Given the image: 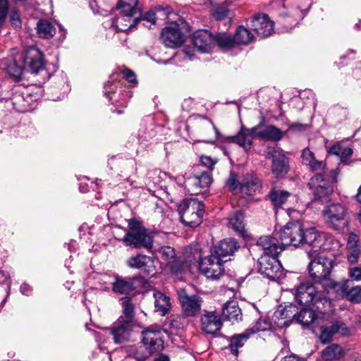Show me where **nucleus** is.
I'll use <instances>...</instances> for the list:
<instances>
[{
  "mask_svg": "<svg viewBox=\"0 0 361 361\" xmlns=\"http://www.w3.org/2000/svg\"><path fill=\"white\" fill-rule=\"evenodd\" d=\"M7 73L16 80H20L24 71L38 74L44 71L45 64L42 52L32 47L25 51L18 54L14 59L5 63Z\"/></svg>",
  "mask_w": 361,
  "mask_h": 361,
  "instance_id": "nucleus-1",
  "label": "nucleus"
},
{
  "mask_svg": "<svg viewBox=\"0 0 361 361\" xmlns=\"http://www.w3.org/2000/svg\"><path fill=\"white\" fill-rule=\"evenodd\" d=\"M205 128L206 131L203 133L205 139L202 141L206 143L213 144L216 140L221 142H233L242 147L245 151L249 150L252 145V140L255 133L252 128H241L239 133L234 136H223L214 123L206 117L196 116L194 118Z\"/></svg>",
  "mask_w": 361,
  "mask_h": 361,
  "instance_id": "nucleus-2",
  "label": "nucleus"
},
{
  "mask_svg": "<svg viewBox=\"0 0 361 361\" xmlns=\"http://www.w3.org/2000/svg\"><path fill=\"white\" fill-rule=\"evenodd\" d=\"M182 48L186 57L192 61L195 56V50L200 53H210L215 48V35L207 30L195 32L191 37L183 39Z\"/></svg>",
  "mask_w": 361,
  "mask_h": 361,
  "instance_id": "nucleus-3",
  "label": "nucleus"
},
{
  "mask_svg": "<svg viewBox=\"0 0 361 361\" xmlns=\"http://www.w3.org/2000/svg\"><path fill=\"white\" fill-rule=\"evenodd\" d=\"M308 257L310 259L308 266V272L310 277L315 283H323L325 288L330 291L327 286L329 279L333 268V260L322 253L313 254L312 252H307Z\"/></svg>",
  "mask_w": 361,
  "mask_h": 361,
  "instance_id": "nucleus-4",
  "label": "nucleus"
},
{
  "mask_svg": "<svg viewBox=\"0 0 361 361\" xmlns=\"http://www.w3.org/2000/svg\"><path fill=\"white\" fill-rule=\"evenodd\" d=\"M226 185L234 194L252 196L260 191L262 182L254 172H247L243 174L240 179H238L235 173H231L226 182Z\"/></svg>",
  "mask_w": 361,
  "mask_h": 361,
  "instance_id": "nucleus-5",
  "label": "nucleus"
},
{
  "mask_svg": "<svg viewBox=\"0 0 361 361\" xmlns=\"http://www.w3.org/2000/svg\"><path fill=\"white\" fill-rule=\"evenodd\" d=\"M121 240L126 246L134 248L143 247L149 249L153 245L152 238L147 233L146 229L140 222L134 219L128 221V230Z\"/></svg>",
  "mask_w": 361,
  "mask_h": 361,
  "instance_id": "nucleus-6",
  "label": "nucleus"
},
{
  "mask_svg": "<svg viewBox=\"0 0 361 361\" xmlns=\"http://www.w3.org/2000/svg\"><path fill=\"white\" fill-rule=\"evenodd\" d=\"M325 223L331 229L342 231L348 226V210L342 204H331L323 210Z\"/></svg>",
  "mask_w": 361,
  "mask_h": 361,
  "instance_id": "nucleus-7",
  "label": "nucleus"
},
{
  "mask_svg": "<svg viewBox=\"0 0 361 361\" xmlns=\"http://www.w3.org/2000/svg\"><path fill=\"white\" fill-rule=\"evenodd\" d=\"M202 203L196 199L190 198L182 201V224L193 229L202 223L203 216Z\"/></svg>",
  "mask_w": 361,
  "mask_h": 361,
  "instance_id": "nucleus-8",
  "label": "nucleus"
},
{
  "mask_svg": "<svg viewBox=\"0 0 361 361\" xmlns=\"http://www.w3.org/2000/svg\"><path fill=\"white\" fill-rule=\"evenodd\" d=\"M295 297L300 305L312 304L317 310L321 309L320 304L329 303L326 297L319 293L310 282L301 283L295 290Z\"/></svg>",
  "mask_w": 361,
  "mask_h": 361,
  "instance_id": "nucleus-9",
  "label": "nucleus"
},
{
  "mask_svg": "<svg viewBox=\"0 0 361 361\" xmlns=\"http://www.w3.org/2000/svg\"><path fill=\"white\" fill-rule=\"evenodd\" d=\"M303 233L304 228L302 223L294 221L287 223L282 229L276 232L275 235L279 237L285 247L288 245L298 247L302 245Z\"/></svg>",
  "mask_w": 361,
  "mask_h": 361,
  "instance_id": "nucleus-10",
  "label": "nucleus"
},
{
  "mask_svg": "<svg viewBox=\"0 0 361 361\" xmlns=\"http://www.w3.org/2000/svg\"><path fill=\"white\" fill-rule=\"evenodd\" d=\"M327 286L331 290L350 302L355 303L361 302V286H355L352 280H344L340 283L329 281Z\"/></svg>",
  "mask_w": 361,
  "mask_h": 361,
  "instance_id": "nucleus-11",
  "label": "nucleus"
},
{
  "mask_svg": "<svg viewBox=\"0 0 361 361\" xmlns=\"http://www.w3.org/2000/svg\"><path fill=\"white\" fill-rule=\"evenodd\" d=\"M227 259H222L214 253L201 259L199 263V269L202 274L207 279L218 280L224 274L223 262Z\"/></svg>",
  "mask_w": 361,
  "mask_h": 361,
  "instance_id": "nucleus-12",
  "label": "nucleus"
},
{
  "mask_svg": "<svg viewBox=\"0 0 361 361\" xmlns=\"http://www.w3.org/2000/svg\"><path fill=\"white\" fill-rule=\"evenodd\" d=\"M259 272L270 280L275 281L283 275L282 267L278 257L262 255L258 259Z\"/></svg>",
  "mask_w": 361,
  "mask_h": 361,
  "instance_id": "nucleus-13",
  "label": "nucleus"
},
{
  "mask_svg": "<svg viewBox=\"0 0 361 361\" xmlns=\"http://www.w3.org/2000/svg\"><path fill=\"white\" fill-rule=\"evenodd\" d=\"M302 245L307 244L312 249L309 252L317 254L320 250L329 249L327 242L332 240L331 238H327L324 233H320L314 228L304 229L302 236Z\"/></svg>",
  "mask_w": 361,
  "mask_h": 361,
  "instance_id": "nucleus-14",
  "label": "nucleus"
},
{
  "mask_svg": "<svg viewBox=\"0 0 361 361\" xmlns=\"http://www.w3.org/2000/svg\"><path fill=\"white\" fill-rule=\"evenodd\" d=\"M142 343L153 354L164 348L163 333L157 326H149L142 332Z\"/></svg>",
  "mask_w": 361,
  "mask_h": 361,
  "instance_id": "nucleus-15",
  "label": "nucleus"
},
{
  "mask_svg": "<svg viewBox=\"0 0 361 361\" xmlns=\"http://www.w3.org/2000/svg\"><path fill=\"white\" fill-rule=\"evenodd\" d=\"M266 157L271 159V171L276 178H282L288 173L289 159L282 149H272L267 152Z\"/></svg>",
  "mask_w": 361,
  "mask_h": 361,
  "instance_id": "nucleus-16",
  "label": "nucleus"
},
{
  "mask_svg": "<svg viewBox=\"0 0 361 361\" xmlns=\"http://www.w3.org/2000/svg\"><path fill=\"white\" fill-rule=\"evenodd\" d=\"M126 263L128 267L140 269L149 276H152L157 273L154 259L146 255L137 254L133 255L126 260Z\"/></svg>",
  "mask_w": 361,
  "mask_h": 361,
  "instance_id": "nucleus-17",
  "label": "nucleus"
},
{
  "mask_svg": "<svg viewBox=\"0 0 361 361\" xmlns=\"http://www.w3.org/2000/svg\"><path fill=\"white\" fill-rule=\"evenodd\" d=\"M135 324L125 322L123 319L118 320L109 329L115 343H122L130 340Z\"/></svg>",
  "mask_w": 361,
  "mask_h": 361,
  "instance_id": "nucleus-18",
  "label": "nucleus"
},
{
  "mask_svg": "<svg viewBox=\"0 0 361 361\" xmlns=\"http://www.w3.org/2000/svg\"><path fill=\"white\" fill-rule=\"evenodd\" d=\"M274 236L264 235L260 237L257 241V246L263 250L262 255H267L271 257H278L279 255L284 250L285 245L282 242L279 241V238L274 233Z\"/></svg>",
  "mask_w": 361,
  "mask_h": 361,
  "instance_id": "nucleus-19",
  "label": "nucleus"
},
{
  "mask_svg": "<svg viewBox=\"0 0 361 361\" xmlns=\"http://www.w3.org/2000/svg\"><path fill=\"white\" fill-rule=\"evenodd\" d=\"M308 186L316 199L328 197L333 192V186L321 173L315 174L310 179Z\"/></svg>",
  "mask_w": 361,
  "mask_h": 361,
  "instance_id": "nucleus-20",
  "label": "nucleus"
},
{
  "mask_svg": "<svg viewBox=\"0 0 361 361\" xmlns=\"http://www.w3.org/2000/svg\"><path fill=\"white\" fill-rule=\"evenodd\" d=\"M202 298L195 294L188 295L182 289V317H195L197 315L202 306Z\"/></svg>",
  "mask_w": 361,
  "mask_h": 361,
  "instance_id": "nucleus-21",
  "label": "nucleus"
},
{
  "mask_svg": "<svg viewBox=\"0 0 361 361\" xmlns=\"http://www.w3.org/2000/svg\"><path fill=\"white\" fill-rule=\"evenodd\" d=\"M251 26L260 38L270 36L274 31V22L267 14H258L251 20Z\"/></svg>",
  "mask_w": 361,
  "mask_h": 361,
  "instance_id": "nucleus-22",
  "label": "nucleus"
},
{
  "mask_svg": "<svg viewBox=\"0 0 361 361\" xmlns=\"http://www.w3.org/2000/svg\"><path fill=\"white\" fill-rule=\"evenodd\" d=\"M185 187H192V192H197L196 190L204 188L210 185L212 182V174L209 172L204 171L200 173H196L192 176L185 173L184 175Z\"/></svg>",
  "mask_w": 361,
  "mask_h": 361,
  "instance_id": "nucleus-23",
  "label": "nucleus"
},
{
  "mask_svg": "<svg viewBox=\"0 0 361 361\" xmlns=\"http://www.w3.org/2000/svg\"><path fill=\"white\" fill-rule=\"evenodd\" d=\"M322 322L319 325V340L323 343H329L331 341L333 336L336 333H340L343 336H348L350 334V329L343 322L336 321L330 326H324L322 325Z\"/></svg>",
  "mask_w": 361,
  "mask_h": 361,
  "instance_id": "nucleus-24",
  "label": "nucleus"
},
{
  "mask_svg": "<svg viewBox=\"0 0 361 361\" xmlns=\"http://www.w3.org/2000/svg\"><path fill=\"white\" fill-rule=\"evenodd\" d=\"M202 330L209 334H215L222 326L221 319L215 312H205L201 317Z\"/></svg>",
  "mask_w": 361,
  "mask_h": 361,
  "instance_id": "nucleus-25",
  "label": "nucleus"
},
{
  "mask_svg": "<svg viewBox=\"0 0 361 361\" xmlns=\"http://www.w3.org/2000/svg\"><path fill=\"white\" fill-rule=\"evenodd\" d=\"M140 22V17L130 13H123L112 20V26L117 32H126Z\"/></svg>",
  "mask_w": 361,
  "mask_h": 361,
  "instance_id": "nucleus-26",
  "label": "nucleus"
},
{
  "mask_svg": "<svg viewBox=\"0 0 361 361\" xmlns=\"http://www.w3.org/2000/svg\"><path fill=\"white\" fill-rule=\"evenodd\" d=\"M255 137L265 140L278 141L283 137L282 131L274 126H264L262 123L252 127Z\"/></svg>",
  "mask_w": 361,
  "mask_h": 361,
  "instance_id": "nucleus-27",
  "label": "nucleus"
},
{
  "mask_svg": "<svg viewBox=\"0 0 361 361\" xmlns=\"http://www.w3.org/2000/svg\"><path fill=\"white\" fill-rule=\"evenodd\" d=\"M322 317L319 315L312 308H303L297 315L296 322L303 326L312 325L313 331L316 332V327L322 322Z\"/></svg>",
  "mask_w": 361,
  "mask_h": 361,
  "instance_id": "nucleus-28",
  "label": "nucleus"
},
{
  "mask_svg": "<svg viewBox=\"0 0 361 361\" xmlns=\"http://www.w3.org/2000/svg\"><path fill=\"white\" fill-rule=\"evenodd\" d=\"M163 44L171 48H175L180 44V30L178 25L165 27L161 35Z\"/></svg>",
  "mask_w": 361,
  "mask_h": 361,
  "instance_id": "nucleus-29",
  "label": "nucleus"
},
{
  "mask_svg": "<svg viewBox=\"0 0 361 361\" xmlns=\"http://www.w3.org/2000/svg\"><path fill=\"white\" fill-rule=\"evenodd\" d=\"M238 247V242L235 239L226 238L221 240L217 246L214 247L212 253L224 259V257L233 255Z\"/></svg>",
  "mask_w": 361,
  "mask_h": 361,
  "instance_id": "nucleus-30",
  "label": "nucleus"
},
{
  "mask_svg": "<svg viewBox=\"0 0 361 361\" xmlns=\"http://www.w3.org/2000/svg\"><path fill=\"white\" fill-rule=\"evenodd\" d=\"M298 313V312H296V306L290 304L285 307H279L274 312V318L279 319L278 326L282 327L283 326H288L292 319L296 320Z\"/></svg>",
  "mask_w": 361,
  "mask_h": 361,
  "instance_id": "nucleus-31",
  "label": "nucleus"
},
{
  "mask_svg": "<svg viewBox=\"0 0 361 361\" xmlns=\"http://www.w3.org/2000/svg\"><path fill=\"white\" fill-rule=\"evenodd\" d=\"M173 14L171 7L167 5H157L155 6L151 11L147 12L142 20H146L152 25L155 24L157 16L164 17L169 20H173L171 16Z\"/></svg>",
  "mask_w": 361,
  "mask_h": 361,
  "instance_id": "nucleus-32",
  "label": "nucleus"
},
{
  "mask_svg": "<svg viewBox=\"0 0 361 361\" xmlns=\"http://www.w3.org/2000/svg\"><path fill=\"white\" fill-rule=\"evenodd\" d=\"M138 277H116L115 281L112 285V290L116 293L128 294L133 290L135 287L134 283Z\"/></svg>",
  "mask_w": 361,
  "mask_h": 361,
  "instance_id": "nucleus-33",
  "label": "nucleus"
},
{
  "mask_svg": "<svg viewBox=\"0 0 361 361\" xmlns=\"http://www.w3.org/2000/svg\"><path fill=\"white\" fill-rule=\"evenodd\" d=\"M212 6V16L216 20H221L228 16L230 10L227 6L231 4L230 0H209Z\"/></svg>",
  "mask_w": 361,
  "mask_h": 361,
  "instance_id": "nucleus-34",
  "label": "nucleus"
},
{
  "mask_svg": "<svg viewBox=\"0 0 361 361\" xmlns=\"http://www.w3.org/2000/svg\"><path fill=\"white\" fill-rule=\"evenodd\" d=\"M184 260H182V267L183 264L191 267L192 265L200 263L202 258L200 246L198 244L191 245L186 247L183 252Z\"/></svg>",
  "mask_w": 361,
  "mask_h": 361,
  "instance_id": "nucleus-35",
  "label": "nucleus"
},
{
  "mask_svg": "<svg viewBox=\"0 0 361 361\" xmlns=\"http://www.w3.org/2000/svg\"><path fill=\"white\" fill-rule=\"evenodd\" d=\"M222 315L225 319L232 322L240 320L242 313L237 302L231 300L225 303L222 307Z\"/></svg>",
  "mask_w": 361,
  "mask_h": 361,
  "instance_id": "nucleus-36",
  "label": "nucleus"
},
{
  "mask_svg": "<svg viewBox=\"0 0 361 361\" xmlns=\"http://www.w3.org/2000/svg\"><path fill=\"white\" fill-rule=\"evenodd\" d=\"M153 295L154 298L155 312L161 316L166 315L171 306L169 298L158 290L154 291Z\"/></svg>",
  "mask_w": 361,
  "mask_h": 361,
  "instance_id": "nucleus-37",
  "label": "nucleus"
},
{
  "mask_svg": "<svg viewBox=\"0 0 361 361\" xmlns=\"http://www.w3.org/2000/svg\"><path fill=\"white\" fill-rule=\"evenodd\" d=\"M35 29L37 35L44 39H50L53 37L56 33V27L47 20H39L36 24Z\"/></svg>",
  "mask_w": 361,
  "mask_h": 361,
  "instance_id": "nucleus-38",
  "label": "nucleus"
},
{
  "mask_svg": "<svg viewBox=\"0 0 361 361\" xmlns=\"http://www.w3.org/2000/svg\"><path fill=\"white\" fill-rule=\"evenodd\" d=\"M104 92L109 97V101H111L112 103L120 102L122 104L126 103V99L131 97V94L129 92L123 91L119 94V99H117L116 95L115 94V91L117 89V84L114 82H108L104 85Z\"/></svg>",
  "mask_w": 361,
  "mask_h": 361,
  "instance_id": "nucleus-39",
  "label": "nucleus"
},
{
  "mask_svg": "<svg viewBox=\"0 0 361 361\" xmlns=\"http://www.w3.org/2000/svg\"><path fill=\"white\" fill-rule=\"evenodd\" d=\"M269 197L274 207L278 209L288 202L291 194L283 190L272 189L269 193Z\"/></svg>",
  "mask_w": 361,
  "mask_h": 361,
  "instance_id": "nucleus-40",
  "label": "nucleus"
},
{
  "mask_svg": "<svg viewBox=\"0 0 361 361\" xmlns=\"http://www.w3.org/2000/svg\"><path fill=\"white\" fill-rule=\"evenodd\" d=\"M122 307L123 314L119 318L123 319L125 322L135 324V308L130 298L128 297L122 298L120 300Z\"/></svg>",
  "mask_w": 361,
  "mask_h": 361,
  "instance_id": "nucleus-41",
  "label": "nucleus"
},
{
  "mask_svg": "<svg viewBox=\"0 0 361 361\" xmlns=\"http://www.w3.org/2000/svg\"><path fill=\"white\" fill-rule=\"evenodd\" d=\"M153 353L142 344L139 347H131L124 361H145Z\"/></svg>",
  "mask_w": 361,
  "mask_h": 361,
  "instance_id": "nucleus-42",
  "label": "nucleus"
},
{
  "mask_svg": "<svg viewBox=\"0 0 361 361\" xmlns=\"http://www.w3.org/2000/svg\"><path fill=\"white\" fill-rule=\"evenodd\" d=\"M138 2L139 0H119L117 8L123 13H130L140 17L141 13Z\"/></svg>",
  "mask_w": 361,
  "mask_h": 361,
  "instance_id": "nucleus-43",
  "label": "nucleus"
},
{
  "mask_svg": "<svg viewBox=\"0 0 361 361\" xmlns=\"http://www.w3.org/2000/svg\"><path fill=\"white\" fill-rule=\"evenodd\" d=\"M250 336V333L247 330L242 334L232 336L229 344L231 353L236 355L238 353V348L244 345L245 342L247 341Z\"/></svg>",
  "mask_w": 361,
  "mask_h": 361,
  "instance_id": "nucleus-44",
  "label": "nucleus"
},
{
  "mask_svg": "<svg viewBox=\"0 0 361 361\" xmlns=\"http://www.w3.org/2000/svg\"><path fill=\"white\" fill-rule=\"evenodd\" d=\"M329 153L338 157L341 162L346 163L353 154V149L349 147L334 145L329 149Z\"/></svg>",
  "mask_w": 361,
  "mask_h": 361,
  "instance_id": "nucleus-45",
  "label": "nucleus"
},
{
  "mask_svg": "<svg viewBox=\"0 0 361 361\" xmlns=\"http://www.w3.org/2000/svg\"><path fill=\"white\" fill-rule=\"evenodd\" d=\"M218 46L223 50H228L235 47L233 37L225 32L219 33L215 35V47Z\"/></svg>",
  "mask_w": 361,
  "mask_h": 361,
  "instance_id": "nucleus-46",
  "label": "nucleus"
},
{
  "mask_svg": "<svg viewBox=\"0 0 361 361\" xmlns=\"http://www.w3.org/2000/svg\"><path fill=\"white\" fill-rule=\"evenodd\" d=\"M253 37L254 36L250 31L243 26L238 27L233 36L235 45L247 44L252 40Z\"/></svg>",
  "mask_w": 361,
  "mask_h": 361,
  "instance_id": "nucleus-47",
  "label": "nucleus"
},
{
  "mask_svg": "<svg viewBox=\"0 0 361 361\" xmlns=\"http://www.w3.org/2000/svg\"><path fill=\"white\" fill-rule=\"evenodd\" d=\"M244 218L243 212L238 211L229 217L228 224L233 230L243 234L245 228Z\"/></svg>",
  "mask_w": 361,
  "mask_h": 361,
  "instance_id": "nucleus-48",
  "label": "nucleus"
},
{
  "mask_svg": "<svg viewBox=\"0 0 361 361\" xmlns=\"http://www.w3.org/2000/svg\"><path fill=\"white\" fill-rule=\"evenodd\" d=\"M341 355V347L336 344L330 345L322 351V357L325 360H337L339 359Z\"/></svg>",
  "mask_w": 361,
  "mask_h": 361,
  "instance_id": "nucleus-49",
  "label": "nucleus"
},
{
  "mask_svg": "<svg viewBox=\"0 0 361 361\" xmlns=\"http://www.w3.org/2000/svg\"><path fill=\"white\" fill-rule=\"evenodd\" d=\"M271 329V322L267 319H259L255 324L247 331H250V335L259 331H264Z\"/></svg>",
  "mask_w": 361,
  "mask_h": 361,
  "instance_id": "nucleus-50",
  "label": "nucleus"
},
{
  "mask_svg": "<svg viewBox=\"0 0 361 361\" xmlns=\"http://www.w3.org/2000/svg\"><path fill=\"white\" fill-rule=\"evenodd\" d=\"M159 253L161 255L162 259L165 260L166 263L169 264L173 262V259L176 256L175 250L169 246L161 247L159 250Z\"/></svg>",
  "mask_w": 361,
  "mask_h": 361,
  "instance_id": "nucleus-51",
  "label": "nucleus"
},
{
  "mask_svg": "<svg viewBox=\"0 0 361 361\" xmlns=\"http://www.w3.org/2000/svg\"><path fill=\"white\" fill-rule=\"evenodd\" d=\"M348 275L349 276L348 280H352L353 283L361 281V267L351 264L348 269Z\"/></svg>",
  "mask_w": 361,
  "mask_h": 361,
  "instance_id": "nucleus-52",
  "label": "nucleus"
},
{
  "mask_svg": "<svg viewBox=\"0 0 361 361\" xmlns=\"http://www.w3.org/2000/svg\"><path fill=\"white\" fill-rule=\"evenodd\" d=\"M309 167L310 169L315 172L316 174L321 173L322 177H324V173H326L324 163L321 161H317L316 159L309 164Z\"/></svg>",
  "mask_w": 361,
  "mask_h": 361,
  "instance_id": "nucleus-53",
  "label": "nucleus"
},
{
  "mask_svg": "<svg viewBox=\"0 0 361 361\" xmlns=\"http://www.w3.org/2000/svg\"><path fill=\"white\" fill-rule=\"evenodd\" d=\"M8 10V0H0V27L4 24L7 17Z\"/></svg>",
  "mask_w": 361,
  "mask_h": 361,
  "instance_id": "nucleus-54",
  "label": "nucleus"
},
{
  "mask_svg": "<svg viewBox=\"0 0 361 361\" xmlns=\"http://www.w3.org/2000/svg\"><path fill=\"white\" fill-rule=\"evenodd\" d=\"M348 261L350 264H354L357 262L360 255V247L348 250Z\"/></svg>",
  "mask_w": 361,
  "mask_h": 361,
  "instance_id": "nucleus-55",
  "label": "nucleus"
},
{
  "mask_svg": "<svg viewBox=\"0 0 361 361\" xmlns=\"http://www.w3.org/2000/svg\"><path fill=\"white\" fill-rule=\"evenodd\" d=\"M10 100L12 102L14 109L18 111L23 110V105L22 103H23L24 99L20 94H14Z\"/></svg>",
  "mask_w": 361,
  "mask_h": 361,
  "instance_id": "nucleus-56",
  "label": "nucleus"
},
{
  "mask_svg": "<svg viewBox=\"0 0 361 361\" xmlns=\"http://www.w3.org/2000/svg\"><path fill=\"white\" fill-rule=\"evenodd\" d=\"M301 157L302 162L307 166H309V164L315 159L313 152H312L309 149H303Z\"/></svg>",
  "mask_w": 361,
  "mask_h": 361,
  "instance_id": "nucleus-57",
  "label": "nucleus"
},
{
  "mask_svg": "<svg viewBox=\"0 0 361 361\" xmlns=\"http://www.w3.org/2000/svg\"><path fill=\"white\" fill-rule=\"evenodd\" d=\"M360 247L358 245V236L355 233H350L348 238L347 248L353 249Z\"/></svg>",
  "mask_w": 361,
  "mask_h": 361,
  "instance_id": "nucleus-58",
  "label": "nucleus"
},
{
  "mask_svg": "<svg viewBox=\"0 0 361 361\" xmlns=\"http://www.w3.org/2000/svg\"><path fill=\"white\" fill-rule=\"evenodd\" d=\"M200 161L202 165L207 166L211 170L213 169L214 166L217 162L216 159H213L212 157L209 156H202L200 158Z\"/></svg>",
  "mask_w": 361,
  "mask_h": 361,
  "instance_id": "nucleus-59",
  "label": "nucleus"
},
{
  "mask_svg": "<svg viewBox=\"0 0 361 361\" xmlns=\"http://www.w3.org/2000/svg\"><path fill=\"white\" fill-rule=\"evenodd\" d=\"M122 73L129 82L133 83L137 82L135 75L131 70L125 68L122 70Z\"/></svg>",
  "mask_w": 361,
  "mask_h": 361,
  "instance_id": "nucleus-60",
  "label": "nucleus"
},
{
  "mask_svg": "<svg viewBox=\"0 0 361 361\" xmlns=\"http://www.w3.org/2000/svg\"><path fill=\"white\" fill-rule=\"evenodd\" d=\"M10 20H11V24L14 27H18L20 26L21 23H20V16L16 11L12 12L11 17H10Z\"/></svg>",
  "mask_w": 361,
  "mask_h": 361,
  "instance_id": "nucleus-61",
  "label": "nucleus"
},
{
  "mask_svg": "<svg viewBox=\"0 0 361 361\" xmlns=\"http://www.w3.org/2000/svg\"><path fill=\"white\" fill-rule=\"evenodd\" d=\"M32 290V287L29 284L23 283L20 286V292L23 295H29L31 293Z\"/></svg>",
  "mask_w": 361,
  "mask_h": 361,
  "instance_id": "nucleus-62",
  "label": "nucleus"
},
{
  "mask_svg": "<svg viewBox=\"0 0 361 361\" xmlns=\"http://www.w3.org/2000/svg\"><path fill=\"white\" fill-rule=\"evenodd\" d=\"M338 176V171L336 170H331L329 172L326 171V173H324V177H331L333 181H336V177Z\"/></svg>",
  "mask_w": 361,
  "mask_h": 361,
  "instance_id": "nucleus-63",
  "label": "nucleus"
},
{
  "mask_svg": "<svg viewBox=\"0 0 361 361\" xmlns=\"http://www.w3.org/2000/svg\"><path fill=\"white\" fill-rule=\"evenodd\" d=\"M281 361H300V360L295 355H290L284 357Z\"/></svg>",
  "mask_w": 361,
  "mask_h": 361,
  "instance_id": "nucleus-64",
  "label": "nucleus"
}]
</instances>
